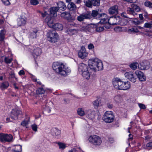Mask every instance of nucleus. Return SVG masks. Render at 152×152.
Instances as JSON below:
<instances>
[{
  "instance_id": "e2e57ef3",
  "label": "nucleus",
  "mask_w": 152,
  "mask_h": 152,
  "mask_svg": "<svg viewBox=\"0 0 152 152\" xmlns=\"http://www.w3.org/2000/svg\"><path fill=\"white\" fill-rule=\"evenodd\" d=\"M1 1L5 5H8L10 4L9 0H1Z\"/></svg>"
},
{
  "instance_id": "f3484780",
  "label": "nucleus",
  "mask_w": 152,
  "mask_h": 152,
  "mask_svg": "<svg viewBox=\"0 0 152 152\" xmlns=\"http://www.w3.org/2000/svg\"><path fill=\"white\" fill-rule=\"evenodd\" d=\"M88 53L86 52L84 47H82L81 49L78 53L79 57L81 59L84 58L88 55Z\"/></svg>"
},
{
  "instance_id": "5fc2aeb1",
  "label": "nucleus",
  "mask_w": 152,
  "mask_h": 152,
  "mask_svg": "<svg viewBox=\"0 0 152 152\" xmlns=\"http://www.w3.org/2000/svg\"><path fill=\"white\" fill-rule=\"evenodd\" d=\"M99 100L97 99L96 100L93 101V104L94 107H98L99 105Z\"/></svg>"
},
{
  "instance_id": "c85d7f7f",
  "label": "nucleus",
  "mask_w": 152,
  "mask_h": 152,
  "mask_svg": "<svg viewBox=\"0 0 152 152\" xmlns=\"http://www.w3.org/2000/svg\"><path fill=\"white\" fill-rule=\"evenodd\" d=\"M127 12L128 14L132 15L134 17L137 15V13L134 11L132 7L131 8H128L127 10Z\"/></svg>"
},
{
  "instance_id": "b1692460",
  "label": "nucleus",
  "mask_w": 152,
  "mask_h": 152,
  "mask_svg": "<svg viewBox=\"0 0 152 152\" xmlns=\"http://www.w3.org/2000/svg\"><path fill=\"white\" fill-rule=\"evenodd\" d=\"M61 17L68 20H71V16L69 13L67 12H64L61 15Z\"/></svg>"
},
{
  "instance_id": "864d4df0",
  "label": "nucleus",
  "mask_w": 152,
  "mask_h": 152,
  "mask_svg": "<svg viewBox=\"0 0 152 152\" xmlns=\"http://www.w3.org/2000/svg\"><path fill=\"white\" fill-rule=\"evenodd\" d=\"M152 24L148 23H146L144 25V27L146 28H151L152 27Z\"/></svg>"
},
{
  "instance_id": "f03ea898",
  "label": "nucleus",
  "mask_w": 152,
  "mask_h": 152,
  "mask_svg": "<svg viewBox=\"0 0 152 152\" xmlns=\"http://www.w3.org/2000/svg\"><path fill=\"white\" fill-rule=\"evenodd\" d=\"M88 63L90 69H92L94 71L101 70L103 69V65L102 62L97 58L89 59Z\"/></svg>"
},
{
  "instance_id": "79ce46f5",
  "label": "nucleus",
  "mask_w": 152,
  "mask_h": 152,
  "mask_svg": "<svg viewBox=\"0 0 152 152\" xmlns=\"http://www.w3.org/2000/svg\"><path fill=\"white\" fill-rule=\"evenodd\" d=\"M138 65V63L134 62L131 63L129 65L130 68L133 70H135L136 69Z\"/></svg>"
},
{
  "instance_id": "2f4dec72",
  "label": "nucleus",
  "mask_w": 152,
  "mask_h": 152,
  "mask_svg": "<svg viewBox=\"0 0 152 152\" xmlns=\"http://www.w3.org/2000/svg\"><path fill=\"white\" fill-rule=\"evenodd\" d=\"M61 133V131L56 128H54L53 129L52 134L53 136H59Z\"/></svg>"
},
{
  "instance_id": "c9c22d12",
  "label": "nucleus",
  "mask_w": 152,
  "mask_h": 152,
  "mask_svg": "<svg viewBox=\"0 0 152 152\" xmlns=\"http://www.w3.org/2000/svg\"><path fill=\"white\" fill-rule=\"evenodd\" d=\"M6 32L5 30L4 29L0 31V41H2L4 40Z\"/></svg>"
},
{
  "instance_id": "39448f33",
  "label": "nucleus",
  "mask_w": 152,
  "mask_h": 152,
  "mask_svg": "<svg viewBox=\"0 0 152 152\" xmlns=\"http://www.w3.org/2000/svg\"><path fill=\"white\" fill-rule=\"evenodd\" d=\"M88 140L91 144L96 147L99 146L102 142L101 138L96 135L90 136L88 138Z\"/></svg>"
},
{
  "instance_id": "8fccbe9b",
  "label": "nucleus",
  "mask_w": 152,
  "mask_h": 152,
  "mask_svg": "<svg viewBox=\"0 0 152 152\" xmlns=\"http://www.w3.org/2000/svg\"><path fill=\"white\" fill-rule=\"evenodd\" d=\"M114 30L116 32H119L122 31V29L121 27L117 26L114 28Z\"/></svg>"
},
{
  "instance_id": "a19ab883",
  "label": "nucleus",
  "mask_w": 152,
  "mask_h": 152,
  "mask_svg": "<svg viewBox=\"0 0 152 152\" xmlns=\"http://www.w3.org/2000/svg\"><path fill=\"white\" fill-rule=\"evenodd\" d=\"M83 2L85 6L88 7H92L91 0H84Z\"/></svg>"
},
{
  "instance_id": "3c124183",
  "label": "nucleus",
  "mask_w": 152,
  "mask_h": 152,
  "mask_svg": "<svg viewBox=\"0 0 152 152\" xmlns=\"http://www.w3.org/2000/svg\"><path fill=\"white\" fill-rule=\"evenodd\" d=\"M30 3L32 5H36L38 4L39 2L37 0H31Z\"/></svg>"
},
{
  "instance_id": "603ef678",
  "label": "nucleus",
  "mask_w": 152,
  "mask_h": 152,
  "mask_svg": "<svg viewBox=\"0 0 152 152\" xmlns=\"http://www.w3.org/2000/svg\"><path fill=\"white\" fill-rule=\"evenodd\" d=\"M12 58H9L8 57H5L4 58V62L7 64H10L12 61Z\"/></svg>"
},
{
  "instance_id": "a878e982",
  "label": "nucleus",
  "mask_w": 152,
  "mask_h": 152,
  "mask_svg": "<svg viewBox=\"0 0 152 152\" xmlns=\"http://www.w3.org/2000/svg\"><path fill=\"white\" fill-rule=\"evenodd\" d=\"M58 10V9L57 7H52L49 10L50 14L54 16L56 15V12Z\"/></svg>"
},
{
  "instance_id": "ea45409f",
  "label": "nucleus",
  "mask_w": 152,
  "mask_h": 152,
  "mask_svg": "<svg viewBox=\"0 0 152 152\" xmlns=\"http://www.w3.org/2000/svg\"><path fill=\"white\" fill-rule=\"evenodd\" d=\"M114 100L117 103L121 102L122 100V98L120 95L115 96L114 97Z\"/></svg>"
},
{
  "instance_id": "cd10ccee",
  "label": "nucleus",
  "mask_w": 152,
  "mask_h": 152,
  "mask_svg": "<svg viewBox=\"0 0 152 152\" xmlns=\"http://www.w3.org/2000/svg\"><path fill=\"white\" fill-rule=\"evenodd\" d=\"M50 108L48 106L45 105L42 107V112L44 114H46L50 113Z\"/></svg>"
},
{
  "instance_id": "c756f323",
  "label": "nucleus",
  "mask_w": 152,
  "mask_h": 152,
  "mask_svg": "<svg viewBox=\"0 0 152 152\" xmlns=\"http://www.w3.org/2000/svg\"><path fill=\"white\" fill-rule=\"evenodd\" d=\"M9 85V83L7 81L3 82L0 84V88L2 90L7 89Z\"/></svg>"
},
{
  "instance_id": "412c9836",
  "label": "nucleus",
  "mask_w": 152,
  "mask_h": 152,
  "mask_svg": "<svg viewBox=\"0 0 152 152\" xmlns=\"http://www.w3.org/2000/svg\"><path fill=\"white\" fill-rule=\"evenodd\" d=\"M93 26L92 25H90L87 26H82L81 28V31L91 32L93 31L92 30L93 29Z\"/></svg>"
},
{
  "instance_id": "5701e85b",
  "label": "nucleus",
  "mask_w": 152,
  "mask_h": 152,
  "mask_svg": "<svg viewBox=\"0 0 152 152\" xmlns=\"http://www.w3.org/2000/svg\"><path fill=\"white\" fill-rule=\"evenodd\" d=\"M57 7L59 10H65L66 8V7L65 3L63 1H59L57 3Z\"/></svg>"
},
{
  "instance_id": "7ed1b4c3",
  "label": "nucleus",
  "mask_w": 152,
  "mask_h": 152,
  "mask_svg": "<svg viewBox=\"0 0 152 152\" xmlns=\"http://www.w3.org/2000/svg\"><path fill=\"white\" fill-rule=\"evenodd\" d=\"M54 20L53 18L50 16H47L45 20V22L50 28L58 31L62 30L63 29L62 25L59 23L54 24Z\"/></svg>"
},
{
  "instance_id": "09e8293b",
  "label": "nucleus",
  "mask_w": 152,
  "mask_h": 152,
  "mask_svg": "<svg viewBox=\"0 0 152 152\" xmlns=\"http://www.w3.org/2000/svg\"><path fill=\"white\" fill-rule=\"evenodd\" d=\"M144 4L145 6L149 8H152V3L150 2L149 1H146L145 2Z\"/></svg>"
},
{
  "instance_id": "2eb2a0df",
  "label": "nucleus",
  "mask_w": 152,
  "mask_h": 152,
  "mask_svg": "<svg viewBox=\"0 0 152 152\" xmlns=\"http://www.w3.org/2000/svg\"><path fill=\"white\" fill-rule=\"evenodd\" d=\"M125 77L133 83L136 82V78L134 77L132 72H126L124 74Z\"/></svg>"
},
{
  "instance_id": "7c9ffc66",
  "label": "nucleus",
  "mask_w": 152,
  "mask_h": 152,
  "mask_svg": "<svg viewBox=\"0 0 152 152\" xmlns=\"http://www.w3.org/2000/svg\"><path fill=\"white\" fill-rule=\"evenodd\" d=\"M101 14H99L97 11L93 10L92 12L91 15V17L92 16L94 18H100Z\"/></svg>"
},
{
  "instance_id": "c03bdc74",
  "label": "nucleus",
  "mask_w": 152,
  "mask_h": 152,
  "mask_svg": "<svg viewBox=\"0 0 152 152\" xmlns=\"http://www.w3.org/2000/svg\"><path fill=\"white\" fill-rule=\"evenodd\" d=\"M132 7L133 8L134 10L137 12H138L141 10L140 8L138 5L135 4H132Z\"/></svg>"
},
{
  "instance_id": "774afa93",
  "label": "nucleus",
  "mask_w": 152,
  "mask_h": 152,
  "mask_svg": "<svg viewBox=\"0 0 152 152\" xmlns=\"http://www.w3.org/2000/svg\"><path fill=\"white\" fill-rule=\"evenodd\" d=\"M68 152H78L77 149L75 148H73L69 150Z\"/></svg>"
},
{
  "instance_id": "f8f14e48",
  "label": "nucleus",
  "mask_w": 152,
  "mask_h": 152,
  "mask_svg": "<svg viewBox=\"0 0 152 152\" xmlns=\"http://www.w3.org/2000/svg\"><path fill=\"white\" fill-rule=\"evenodd\" d=\"M91 18V15L90 12H87L83 13L78 16L77 18V20L79 21H83L85 19H88Z\"/></svg>"
},
{
  "instance_id": "aec40b11",
  "label": "nucleus",
  "mask_w": 152,
  "mask_h": 152,
  "mask_svg": "<svg viewBox=\"0 0 152 152\" xmlns=\"http://www.w3.org/2000/svg\"><path fill=\"white\" fill-rule=\"evenodd\" d=\"M78 70L79 72H83L88 70V67L87 65L83 63L79 64L78 66Z\"/></svg>"
},
{
  "instance_id": "052dcab7",
  "label": "nucleus",
  "mask_w": 152,
  "mask_h": 152,
  "mask_svg": "<svg viewBox=\"0 0 152 152\" xmlns=\"http://www.w3.org/2000/svg\"><path fill=\"white\" fill-rule=\"evenodd\" d=\"M28 124V122L25 120L23 121L21 123V125L23 126H26Z\"/></svg>"
},
{
  "instance_id": "72a5a7b5",
  "label": "nucleus",
  "mask_w": 152,
  "mask_h": 152,
  "mask_svg": "<svg viewBox=\"0 0 152 152\" xmlns=\"http://www.w3.org/2000/svg\"><path fill=\"white\" fill-rule=\"evenodd\" d=\"M44 85H42L41 88H38L36 91V94L37 95H40L43 94L45 92V91L44 90L43 87L44 86Z\"/></svg>"
},
{
  "instance_id": "6e6d98bb",
  "label": "nucleus",
  "mask_w": 152,
  "mask_h": 152,
  "mask_svg": "<svg viewBox=\"0 0 152 152\" xmlns=\"http://www.w3.org/2000/svg\"><path fill=\"white\" fill-rule=\"evenodd\" d=\"M32 130L35 132H37V126L35 124H34L31 125V126Z\"/></svg>"
},
{
  "instance_id": "680f3d73",
  "label": "nucleus",
  "mask_w": 152,
  "mask_h": 152,
  "mask_svg": "<svg viewBox=\"0 0 152 152\" xmlns=\"http://www.w3.org/2000/svg\"><path fill=\"white\" fill-rule=\"evenodd\" d=\"M42 16V17L44 18L45 16H46V18L48 16H50L51 17V15H49L48 14V13L46 12H45L44 13H41Z\"/></svg>"
},
{
  "instance_id": "20e7f679",
  "label": "nucleus",
  "mask_w": 152,
  "mask_h": 152,
  "mask_svg": "<svg viewBox=\"0 0 152 152\" xmlns=\"http://www.w3.org/2000/svg\"><path fill=\"white\" fill-rule=\"evenodd\" d=\"M48 40L51 42H57L58 38V35L54 30H51L47 33V34Z\"/></svg>"
},
{
  "instance_id": "0e129e2a",
  "label": "nucleus",
  "mask_w": 152,
  "mask_h": 152,
  "mask_svg": "<svg viewBox=\"0 0 152 152\" xmlns=\"http://www.w3.org/2000/svg\"><path fill=\"white\" fill-rule=\"evenodd\" d=\"M73 1L76 4H80L82 2V0H73Z\"/></svg>"
},
{
  "instance_id": "a211bd4d",
  "label": "nucleus",
  "mask_w": 152,
  "mask_h": 152,
  "mask_svg": "<svg viewBox=\"0 0 152 152\" xmlns=\"http://www.w3.org/2000/svg\"><path fill=\"white\" fill-rule=\"evenodd\" d=\"M108 12L111 15H116L118 13V7L117 5L110 7L108 9Z\"/></svg>"
},
{
  "instance_id": "a18cd8bd",
  "label": "nucleus",
  "mask_w": 152,
  "mask_h": 152,
  "mask_svg": "<svg viewBox=\"0 0 152 152\" xmlns=\"http://www.w3.org/2000/svg\"><path fill=\"white\" fill-rule=\"evenodd\" d=\"M127 21L124 19H120L119 21V24L121 26H125L127 24Z\"/></svg>"
},
{
  "instance_id": "9d476101",
  "label": "nucleus",
  "mask_w": 152,
  "mask_h": 152,
  "mask_svg": "<svg viewBox=\"0 0 152 152\" xmlns=\"http://www.w3.org/2000/svg\"><path fill=\"white\" fill-rule=\"evenodd\" d=\"M22 113V112L17 109H13L11 112L10 115L11 118L14 120H16L18 119V117Z\"/></svg>"
},
{
  "instance_id": "0eeeda50",
  "label": "nucleus",
  "mask_w": 152,
  "mask_h": 152,
  "mask_svg": "<svg viewBox=\"0 0 152 152\" xmlns=\"http://www.w3.org/2000/svg\"><path fill=\"white\" fill-rule=\"evenodd\" d=\"M99 18L100 20L98 23L101 24H104L107 23H108V24H107L108 25V26H106V25H105L104 26L106 28H109L110 26L109 25V19H108L106 14L105 13L101 14L100 18Z\"/></svg>"
},
{
  "instance_id": "f257e3e1",
  "label": "nucleus",
  "mask_w": 152,
  "mask_h": 152,
  "mask_svg": "<svg viewBox=\"0 0 152 152\" xmlns=\"http://www.w3.org/2000/svg\"><path fill=\"white\" fill-rule=\"evenodd\" d=\"M53 68L57 73L62 76H66L71 72L68 67H66L62 63L58 62L53 63Z\"/></svg>"
},
{
  "instance_id": "de8ad7c7",
  "label": "nucleus",
  "mask_w": 152,
  "mask_h": 152,
  "mask_svg": "<svg viewBox=\"0 0 152 152\" xmlns=\"http://www.w3.org/2000/svg\"><path fill=\"white\" fill-rule=\"evenodd\" d=\"M58 145L59 146L60 149H64L66 147V145L64 144L62 142H58Z\"/></svg>"
},
{
  "instance_id": "69168bd1",
  "label": "nucleus",
  "mask_w": 152,
  "mask_h": 152,
  "mask_svg": "<svg viewBox=\"0 0 152 152\" xmlns=\"http://www.w3.org/2000/svg\"><path fill=\"white\" fill-rule=\"evenodd\" d=\"M121 16L125 18H128V17L127 16V14L125 12H123L121 14Z\"/></svg>"
},
{
  "instance_id": "4468645a",
  "label": "nucleus",
  "mask_w": 152,
  "mask_h": 152,
  "mask_svg": "<svg viewBox=\"0 0 152 152\" xmlns=\"http://www.w3.org/2000/svg\"><path fill=\"white\" fill-rule=\"evenodd\" d=\"M135 74L137 78L140 81H145L146 79V77L143 73L139 70H137Z\"/></svg>"
},
{
  "instance_id": "4c0bfd02",
  "label": "nucleus",
  "mask_w": 152,
  "mask_h": 152,
  "mask_svg": "<svg viewBox=\"0 0 152 152\" xmlns=\"http://www.w3.org/2000/svg\"><path fill=\"white\" fill-rule=\"evenodd\" d=\"M26 22V19L25 18H21L18 22V24L19 26L24 25Z\"/></svg>"
},
{
  "instance_id": "58836bf2",
  "label": "nucleus",
  "mask_w": 152,
  "mask_h": 152,
  "mask_svg": "<svg viewBox=\"0 0 152 152\" xmlns=\"http://www.w3.org/2000/svg\"><path fill=\"white\" fill-rule=\"evenodd\" d=\"M92 6L97 7L100 5V0H91Z\"/></svg>"
},
{
  "instance_id": "1a4fd4ad",
  "label": "nucleus",
  "mask_w": 152,
  "mask_h": 152,
  "mask_svg": "<svg viewBox=\"0 0 152 152\" xmlns=\"http://www.w3.org/2000/svg\"><path fill=\"white\" fill-rule=\"evenodd\" d=\"M13 137L11 134H4L1 133L0 134V140L1 142H10L12 139Z\"/></svg>"
},
{
  "instance_id": "4d7b16f0",
  "label": "nucleus",
  "mask_w": 152,
  "mask_h": 152,
  "mask_svg": "<svg viewBox=\"0 0 152 152\" xmlns=\"http://www.w3.org/2000/svg\"><path fill=\"white\" fill-rule=\"evenodd\" d=\"M144 148L145 149H148V148H152V142H149L147 143Z\"/></svg>"
},
{
  "instance_id": "bb28decb",
  "label": "nucleus",
  "mask_w": 152,
  "mask_h": 152,
  "mask_svg": "<svg viewBox=\"0 0 152 152\" xmlns=\"http://www.w3.org/2000/svg\"><path fill=\"white\" fill-rule=\"evenodd\" d=\"M67 7L70 11H75L76 9V7L73 2H70L67 5Z\"/></svg>"
},
{
  "instance_id": "e433bc0d",
  "label": "nucleus",
  "mask_w": 152,
  "mask_h": 152,
  "mask_svg": "<svg viewBox=\"0 0 152 152\" xmlns=\"http://www.w3.org/2000/svg\"><path fill=\"white\" fill-rule=\"evenodd\" d=\"M77 113L78 115L80 116H83L86 115V112H85L83 108H78L77 109Z\"/></svg>"
},
{
  "instance_id": "bf43d9fd",
  "label": "nucleus",
  "mask_w": 152,
  "mask_h": 152,
  "mask_svg": "<svg viewBox=\"0 0 152 152\" xmlns=\"http://www.w3.org/2000/svg\"><path fill=\"white\" fill-rule=\"evenodd\" d=\"M138 105L141 109H145L146 108L145 105L141 103H138Z\"/></svg>"
},
{
  "instance_id": "f704fd0d",
  "label": "nucleus",
  "mask_w": 152,
  "mask_h": 152,
  "mask_svg": "<svg viewBox=\"0 0 152 152\" xmlns=\"http://www.w3.org/2000/svg\"><path fill=\"white\" fill-rule=\"evenodd\" d=\"M38 31V30L37 29L34 30V31L31 32L30 34V37L31 39H34L37 37V33Z\"/></svg>"
},
{
  "instance_id": "13d9d810",
  "label": "nucleus",
  "mask_w": 152,
  "mask_h": 152,
  "mask_svg": "<svg viewBox=\"0 0 152 152\" xmlns=\"http://www.w3.org/2000/svg\"><path fill=\"white\" fill-rule=\"evenodd\" d=\"M48 100L47 96H44L41 99V101L43 103H46Z\"/></svg>"
},
{
  "instance_id": "6ab92c4d",
  "label": "nucleus",
  "mask_w": 152,
  "mask_h": 152,
  "mask_svg": "<svg viewBox=\"0 0 152 152\" xmlns=\"http://www.w3.org/2000/svg\"><path fill=\"white\" fill-rule=\"evenodd\" d=\"M41 53V50L39 48H35L32 52L33 56L34 58H36L37 56H39Z\"/></svg>"
},
{
  "instance_id": "49530a36",
  "label": "nucleus",
  "mask_w": 152,
  "mask_h": 152,
  "mask_svg": "<svg viewBox=\"0 0 152 152\" xmlns=\"http://www.w3.org/2000/svg\"><path fill=\"white\" fill-rule=\"evenodd\" d=\"M67 31L70 33H71L72 34H75V33H77V31L75 29H67Z\"/></svg>"
},
{
  "instance_id": "dca6fc26",
  "label": "nucleus",
  "mask_w": 152,
  "mask_h": 152,
  "mask_svg": "<svg viewBox=\"0 0 152 152\" xmlns=\"http://www.w3.org/2000/svg\"><path fill=\"white\" fill-rule=\"evenodd\" d=\"M119 18H116V17H110L109 19V24L111 25H119Z\"/></svg>"
},
{
  "instance_id": "ddd939ff",
  "label": "nucleus",
  "mask_w": 152,
  "mask_h": 152,
  "mask_svg": "<svg viewBox=\"0 0 152 152\" xmlns=\"http://www.w3.org/2000/svg\"><path fill=\"white\" fill-rule=\"evenodd\" d=\"M96 112L95 111L88 109L86 111V115L87 117L91 119H93L95 117Z\"/></svg>"
},
{
  "instance_id": "4be33fe9",
  "label": "nucleus",
  "mask_w": 152,
  "mask_h": 152,
  "mask_svg": "<svg viewBox=\"0 0 152 152\" xmlns=\"http://www.w3.org/2000/svg\"><path fill=\"white\" fill-rule=\"evenodd\" d=\"M99 23H97L96 25H92V26H93V31L96 30L97 32H100L103 31L104 29V27L102 26H99Z\"/></svg>"
},
{
  "instance_id": "6e6552de",
  "label": "nucleus",
  "mask_w": 152,
  "mask_h": 152,
  "mask_svg": "<svg viewBox=\"0 0 152 152\" xmlns=\"http://www.w3.org/2000/svg\"><path fill=\"white\" fill-rule=\"evenodd\" d=\"M123 81L121 79L116 78L113 81V84L114 87L118 90H122Z\"/></svg>"
},
{
  "instance_id": "423d86ee",
  "label": "nucleus",
  "mask_w": 152,
  "mask_h": 152,
  "mask_svg": "<svg viewBox=\"0 0 152 152\" xmlns=\"http://www.w3.org/2000/svg\"><path fill=\"white\" fill-rule=\"evenodd\" d=\"M102 119L107 123L112 122L114 119V116L111 112H106L104 114Z\"/></svg>"
},
{
  "instance_id": "37998d69",
  "label": "nucleus",
  "mask_w": 152,
  "mask_h": 152,
  "mask_svg": "<svg viewBox=\"0 0 152 152\" xmlns=\"http://www.w3.org/2000/svg\"><path fill=\"white\" fill-rule=\"evenodd\" d=\"M128 31L129 33H137L139 32V30L136 27H135L128 29Z\"/></svg>"
},
{
  "instance_id": "473e14b6",
  "label": "nucleus",
  "mask_w": 152,
  "mask_h": 152,
  "mask_svg": "<svg viewBox=\"0 0 152 152\" xmlns=\"http://www.w3.org/2000/svg\"><path fill=\"white\" fill-rule=\"evenodd\" d=\"M90 74L88 71L87 70L82 73V75L84 78L89 79L90 78Z\"/></svg>"
},
{
  "instance_id": "393cba45",
  "label": "nucleus",
  "mask_w": 152,
  "mask_h": 152,
  "mask_svg": "<svg viewBox=\"0 0 152 152\" xmlns=\"http://www.w3.org/2000/svg\"><path fill=\"white\" fill-rule=\"evenodd\" d=\"M122 84V90H127L129 89L131 87V85L129 81L124 82L123 81Z\"/></svg>"
},
{
  "instance_id": "338daca9",
  "label": "nucleus",
  "mask_w": 152,
  "mask_h": 152,
  "mask_svg": "<svg viewBox=\"0 0 152 152\" xmlns=\"http://www.w3.org/2000/svg\"><path fill=\"white\" fill-rule=\"evenodd\" d=\"M135 24H139L140 23V21L138 20L137 19H135L133 21Z\"/></svg>"
},
{
  "instance_id": "9b49d317",
  "label": "nucleus",
  "mask_w": 152,
  "mask_h": 152,
  "mask_svg": "<svg viewBox=\"0 0 152 152\" xmlns=\"http://www.w3.org/2000/svg\"><path fill=\"white\" fill-rule=\"evenodd\" d=\"M150 67L149 62L147 61H144L138 65L139 68L141 70L148 69Z\"/></svg>"
}]
</instances>
